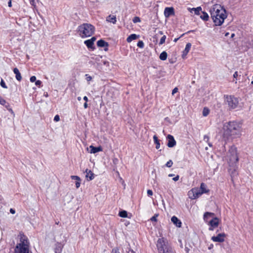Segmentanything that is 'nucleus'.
Here are the masks:
<instances>
[{
    "label": "nucleus",
    "instance_id": "f257e3e1",
    "mask_svg": "<svg viewBox=\"0 0 253 253\" xmlns=\"http://www.w3.org/2000/svg\"><path fill=\"white\" fill-rule=\"evenodd\" d=\"M242 124L236 121H230L223 125L222 131L223 139L226 141L230 138H237L241 135Z\"/></svg>",
    "mask_w": 253,
    "mask_h": 253
},
{
    "label": "nucleus",
    "instance_id": "f03ea898",
    "mask_svg": "<svg viewBox=\"0 0 253 253\" xmlns=\"http://www.w3.org/2000/svg\"><path fill=\"white\" fill-rule=\"evenodd\" d=\"M210 13L215 26H221L227 17L226 10L219 4L213 5Z\"/></svg>",
    "mask_w": 253,
    "mask_h": 253
},
{
    "label": "nucleus",
    "instance_id": "7ed1b4c3",
    "mask_svg": "<svg viewBox=\"0 0 253 253\" xmlns=\"http://www.w3.org/2000/svg\"><path fill=\"white\" fill-rule=\"evenodd\" d=\"M19 242L15 248V253H30V243L28 238L23 234L20 233Z\"/></svg>",
    "mask_w": 253,
    "mask_h": 253
},
{
    "label": "nucleus",
    "instance_id": "20e7f679",
    "mask_svg": "<svg viewBox=\"0 0 253 253\" xmlns=\"http://www.w3.org/2000/svg\"><path fill=\"white\" fill-rule=\"evenodd\" d=\"M78 33L81 37L85 38L91 36L94 32V26L90 24L84 23L79 26Z\"/></svg>",
    "mask_w": 253,
    "mask_h": 253
},
{
    "label": "nucleus",
    "instance_id": "39448f33",
    "mask_svg": "<svg viewBox=\"0 0 253 253\" xmlns=\"http://www.w3.org/2000/svg\"><path fill=\"white\" fill-rule=\"evenodd\" d=\"M204 219L206 222H208L210 225L209 230L213 231L219 224V219L214 217V214L212 212H206L204 215Z\"/></svg>",
    "mask_w": 253,
    "mask_h": 253
},
{
    "label": "nucleus",
    "instance_id": "423d86ee",
    "mask_svg": "<svg viewBox=\"0 0 253 253\" xmlns=\"http://www.w3.org/2000/svg\"><path fill=\"white\" fill-rule=\"evenodd\" d=\"M157 247L159 253H175L171 247L169 245L167 240L159 238L157 242Z\"/></svg>",
    "mask_w": 253,
    "mask_h": 253
},
{
    "label": "nucleus",
    "instance_id": "0eeeda50",
    "mask_svg": "<svg viewBox=\"0 0 253 253\" xmlns=\"http://www.w3.org/2000/svg\"><path fill=\"white\" fill-rule=\"evenodd\" d=\"M227 157L231 163H236L238 161L237 149L235 147L232 146L230 148Z\"/></svg>",
    "mask_w": 253,
    "mask_h": 253
},
{
    "label": "nucleus",
    "instance_id": "6e6552de",
    "mask_svg": "<svg viewBox=\"0 0 253 253\" xmlns=\"http://www.w3.org/2000/svg\"><path fill=\"white\" fill-rule=\"evenodd\" d=\"M226 100L228 106L233 109L235 108L238 104V99L232 96H227Z\"/></svg>",
    "mask_w": 253,
    "mask_h": 253
},
{
    "label": "nucleus",
    "instance_id": "1a4fd4ad",
    "mask_svg": "<svg viewBox=\"0 0 253 253\" xmlns=\"http://www.w3.org/2000/svg\"><path fill=\"white\" fill-rule=\"evenodd\" d=\"M209 191H188V196L191 199H196L201 196L203 193H206Z\"/></svg>",
    "mask_w": 253,
    "mask_h": 253
},
{
    "label": "nucleus",
    "instance_id": "9d476101",
    "mask_svg": "<svg viewBox=\"0 0 253 253\" xmlns=\"http://www.w3.org/2000/svg\"><path fill=\"white\" fill-rule=\"evenodd\" d=\"M225 237L226 234L225 233H219L216 236H212L211 239L215 242L222 243L225 241Z\"/></svg>",
    "mask_w": 253,
    "mask_h": 253
},
{
    "label": "nucleus",
    "instance_id": "9b49d317",
    "mask_svg": "<svg viewBox=\"0 0 253 253\" xmlns=\"http://www.w3.org/2000/svg\"><path fill=\"white\" fill-rule=\"evenodd\" d=\"M167 139L168 140V146L169 147H173L176 145V141L173 136L169 134L167 136Z\"/></svg>",
    "mask_w": 253,
    "mask_h": 253
},
{
    "label": "nucleus",
    "instance_id": "f8f14e48",
    "mask_svg": "<svg viewBox=\"0 0 253 253\" xmlns=\"http://www.w3.org/2000/svg\"><path fill=\"white\" fill-rule=\"evenodd\" d=\"M89 152L91 154H95L97 152L102 151V148L101 146L95 147L92 145H90L88 148H87Z\"/></svg>",
    "mask_w": 253,
    "mask_h": 253
},
{
    "label": "nucleus",
    "instance_id": "ddd939ff",
    "mask_svg": "<svg viewBox=\"0 0 253 253\" xmlns=\"http://www.w3.org/2000/svg\"><path fill=\"white\" fill-rule=\"evenodd\" d=\"M164 14L166 17H169L174 14V9L172 7H166L165 9Z\"/></svg>",
    "mask_w": 253,
    "mask_h": 253
},
{
    "label": "nucleus",
    "instance_id": "4468645a",
    "mask_svg": "<svg viewBox=\"0 0 253 253\" xmlns=\"http://www.w3.org/2000/svg\"><path fill=\"white\" fill-rule=\"evenodd\" d=\"M191 47V43H187L186 45L185 48L184 50L183 51L182 54V57L183 58H185L186 56L188 53L189 52V50Z\"/></svg>",
    "mask_w": 253,
    "mask_h": 253
},
{
    "label": "nucleus",
    "instance_id": "2eb2a0df",
    "mask_svg": "<svg viewBox=\"0 0 253 253\" xmlns=\"http://www.w3.org/2000/svg\"><path fill=\"white\" fill-rule=\"evenodd\" d=\"M85 178L88 180H91L94 178V173L91 170L86 169L85 171Z\"/></svg>",
    "mask_w": 253,
    "mask_h": 253
},
{
    "label": "nucleus",
    "instance_id": "dca6fc26",
    "mask_svg": "<svg viewBox=\"0 0 253 253\" xmlns=\"http://www.w3.org/2000/svg\"><path fill=\"white\" fill-rule=\"evenodd\" d=\"M171 220L177 227H180L181 226V222L176 216H173Z\"/></svg>",
    "mask_w": 253,
    "mask_h": 253
},
{
    "label": "nucleus",
    "instance_id": "f3484780",
    "mask_svg": "<svg viewBox=\"0 0 253 253\" xmlns=\"http://www.w3.org/2000/svg\"><path fill=\"white\" fill-rule=\"evenodd\" d=\"M71 177L72 179L76 180L75 184H76V188H79V187L80 186L81 181L80 178L79 176H76V175H72L71 176Z\"/></svg>",
    "mask_w": 253,
    "mask_h": 253
},
{
    "label": "nucleus",
    "instance_id": "a211bd4d",
    "mask_svg": "<svg viewBox=\"0 0 253 253\" xmlns=\"http://www.w3.org/2000/svg\"><path fill=\"white\" fill-rule=\"evenodd\" d=\"M13 72L15 74V78L16 80L18 81H21L22 80V76L19 70L17 68H15L13 69Z\"/></svg>",
    "mask_w": 253,
    "mask_h": 253
},
{
    "label": "nucleus",
    "instance_id": "6ab92c4d",
    "mask_svg": "<svg viewBox=\"0 0 253 253\" xmlns=\"http://www.w3.org/2000/svg\"><path fill=\"white\" fill-rule=\"evenodd\" d=\"M106 21L108 22L115 24L117 21L116 16L111 15H109L106 18Z\"/></svg>",
    "mask_w": 253,
    "mask_h": 253
},
{
    "label": "nucleus",
    "instance_id": "aec40b11",
    "mask_svg": "<svg viewBox=\"0 0 253 253\" xmlns=\"http://www.w3.org/2000/svg\"><path fill=\"white\" fill-rule=\"evenodd\" d=\"M139 35H137L136 34H131L130 36H129L126 39V41L128 42H131L133 40H136L139 38Z\"/></svg>",
    "mask_w": 253,
    "mask_h": 253
},
{
    "label": "nucleus",
    "instance_id": "412c9836",
    "mask_svg": "<svg viewBox=\"0 0 253 253\" xmlns=\"http://www.w3.org/2000/svg\"><path fill=\"white\" fill-rule=\"evenodd\" d=\"M189 10L191 12L193 11H194L195 14L198 15L200 14V12H202V8L200 6L197 7V8L189 9Z\"/></svg>",
    "mask_w": 253,
    "mask_h": 253
},
{
    "label": "nucleus",
    "instance_id": "4be33fe9",
    "mask_svg": "<svg viewBox=\"0 0 253 253\" xmlns=\"http://www.w3.org/2000/svg\"><path fill=\"white\" fill-rule=\"evenodd\" d=\"M97 45L99 47H107L108 44L102 40H99L97 42Z\"/></svg>",
    "mask_w": 253,
    "mask_h": 253
},
{
    "label": "nucleus",
    "instance_id": "5701e85b",
    "mask_svg": "<svg viewBox=\"0 0 253 253\" xmlns=\"http://www.w3.org/2000/svg\"><path fill=\"white\" fill-rule=\"evenodd\" d=\"M202 14L200 16V18L204 21H208L209 19V16L208 14L205 11H202Z\"/></svg>",
    "mask_w": 253,
    "mask_h": 253
},
{
    "label": "nucleus",
    "instance_id": "b1692460",
    "mask_svg": "<svg viewBox=\"0 0 253 253\" xmlns=\"http://www.w3.org/2000/svg\"><path fill=\"white\" fill-rule=\"evenodd\" d=\"M168 54L166 51H163L160 55V59L162 60H166L167 58Z\"/></svg>",
    "mask_w": 253,
    "mask_h": 253
},
{
    "label": "nucleus",
    "instance_id": "393cba45",
    "mask_svg": "<svg viewBox=\"0 0 253 253\" xmlns=\"http://www.w3.org/2000/svg\"><path fill=\"white\" fill-rule=\"evenodd\" d=\"M84 44L87 46L88 48H92L93 43L89 40H87L84 41Z\"/></svg>",
    "mask_w": 253,
    "mask_h": 253
},
{
    "label": "nucleus",
    "instance_id": "a878e982",
    "mask_svg": "<svg viewBox=\"0 0 253 253\" xmlns=\"http://www.w3.org/2000/svg\"><path fill=\"white\" fill-rule=\"evenodd\" d=\"M210 109L207 107H204L203 112H202V115L204 117L207 116L209 113H210Z\"/></svg>",
    "mask_w": 253,
    "mask_h": 253
},
{
    "label": "nucleus",
    "instance_id": "bb28decb",
    "mask_svg": "<svg viewBox=\"0 0 253 253\" xmlns=\"http://www.w3.org/2000/svg\"><path fill=\"white\" fill-rule=\"evenodd\" d=\"M153 139H154V142L156 144V148L157 149H159L160 147V144L159 142L157 137L156 135H154L153 136Z\"/></svg>",
    "mask_w": 253,
    "mask_h": 253
},
{
    "label": "nucleus",
    "instance_id": "cd10ccee",
    "mask_svg": "<svg viewBox=\"0 0 253 253\" xmlns=\"http://www.w3.org/2000/svg\"><path fill=\"white\" fill-rule=\"evenodd\" d=\"M119 215L120 216L122 217L125 218L127 216V212L126 211H122L119 212Z\"/></svg>",
    "mask_w": 253,
    "mask_h": 253
},
{
    "label": "nucleus",
    "instance_id": "c85d7f7f",
    "mask_svg": "<svg viewBox=\"0 0 253 253\" xmlns=\"http://www.w3.org/2000/svg\"><path fill=\"white\" fill-rule=\"evenodd\" d=\"M132 21H133V23H138L141 21L140 18L138 17H136V16L134 17Z\"/></svg>",
    "mask_w": 253,
    "mask_h": 253
},
{
    "label": "nucleus",
    "instance_id": "c756f323",
    "mask_svg": "<svg viewBox=\"0 0 253 253\" xmlns=\"http://www.w3.org/2000/svg\"><path fill=\"white\" fill-rule=\"evenodd\" d=\"M166 39V36H163L160 40V43H159L160 44H163L165 42Z\"/></svg>",
    "mask_w": 253,
    "mask_h": 253
},
{
    "label": "nucleus",
    "instance_id": "7c9ffc66",
    "mask_svg": "<svg viewBox=\"0 0 253 253\" xmlns=\"http://www.w3.org/2000/svg\"><path fill=\"white\" fill-rule=\"evenodd\" d=\"M85 77L87 82H89L92 79V78L88 74H85Z\"/></svg>",
    "mask_w": 253,
    "mask_h": 253
},
{
    "label": "nucleus",
    "instance_id": "2f4dec72",
    "mask_svg": "<svg viewBox=\"0 0 253 253\" xmlns=\"http://www.w3.org/2000/svg\"><path fill=\"white\" fill-rule=\"evenodd\" d=\"M0 85L4 88H7V86L6 85L4 81L1 79V81H0Z\"/></svg>",
    "mask_w": 253,
    "mask_h": 253
},
{
    "label": "nucleus",
    "instance_id": "473e14b6",
    "mask_svg": "<svg viewBox=\"0 0 253 253\" xmlns=\"http://www.w3.org/2000/svg\"><path fill=\"white\" fill-rule=\"evenodd\" d=\"M137 46L140 48H143L144 47V43L142 41H140L137 43Z\"/></svg>",
    "mask_w": 253,
    "mask_h": 253
},
{
    "label": "nucleus",
    "instance_id": "72a5a7b5",
    "mask_svg": "<svg viewBox=\"0 0 253 253\" xmlns=\"http://www.w3.org/2000/svg\"><path fill=\"white\" fill-rule=\"evenodd\" d=\"M172 164L173 162H172V161L169 160L167 163L166 166L168 168H170L172 166Z\"/></svg>",
    "mask_w": 253,
    "mask_h": 253
},
{
    "label": "nucleus",
    "instance_id": "f704fd0d",
    "mask_svg": "<svg viewBox=\"0 0 253 253\" xmlns=\"http://www.w3.org/2000/svg\"><path fill=\"white\" fill-rule=\"evenodd\" d=\"M158 216V214H155L153 216H152L151 218V220L152 221H157V218Z\"/></svg>",
    "mask_w": 253,
    "mask_h": 253
},
{
    "label": "nucleus",
    "instance_id": "c9c22d12",
    "mask_svg": "<svg viewBox=\"0 0 253 253\" xmlns=\"http://www.w3.org/2000/svg\"><path fill=\"white\" fill-rule=\"evenodd\" d=\"M111 253H120L119 249L117 248H114L112 249Z\"/></svg>",
    "mask_w": 253,
    "mask_h": 253
},
{
    "label": "nucleus",
    "instance_id": "e433bc0d",
    "mask_svg": "<svg viewBox=\"0 0 253 253\" xmlns=\"http://www.w3.org/2000/svg\"><path fill=\"white\" fill-rule=\"evenodd\" d=\"M6 103V101L5 100H4L3 99H2L0 96V104L2 105H4Z\"/></svg>",
    "mask_w": 253,
    "mask_h": 253
},
{
    "label": "nucleus",
    "instance_id": "4c0bfd02",
    "mask_svg": "<svg viewBox=\"0 0 253 253\" xmlns=\"http://www.w3.org/2000/svg\"><path fill=\"white\" fill-rule=\"evenodd\" d=\"M30 80L31 82H32V83H33L34 82H36V77L35 76H32L30 78Z\"/></svg>",
    "mask_w": 253,
    "mask_h": 253
},
{
    "label": "nucleus",
    "instance_id": "58836bf2",
    "mask_svg": "<svg viewBox=\"0 0 253 253\" xmlns=\"http://www.w3.org/2000/svg\"><path fill=\"white\" fill-rule=\"evenodd\" d=\"M60 120V117L58 115H56L54 118V121L55 122H58Z\"/></svg>",
    "mask_w": 253,
    "mask_h": 253
},
{
    "label": "nucleus",
    "instance_id": "ea45409f",
    "mask_svg": "<svg viewBox=\"0 0 253 253\" xmlns=\"http://www.w3.org/2000/svg\"><path fill=\"white\" fill-rule=\"evenodd\" d=\"M206 186L204 183H201V190H206Z\"/></svg>",
    "mask_w": 253,
    "mask_h": 253
},
{
    "label": "nucleus",
    "instance_id": "a19ab883",
    "mask_svg": "<svg viewBox=\"0 0 253 253\" xmlns=\"http://www.w3.org/2000/svg\"><path fill=\"white\" fill-rule=\"evenodd\" d=\"M42 84V82L40 80L36 81L35 84L37 86H40Z\"/></svg>",
    "mask_w": 253,
    "mask_h": 253
},
{
    "label": "nucleus",
    "instance_id": "79ce46f5",
    "mask_svg": "<svg viewBox=\"0 0 253 253\" xmlns=\"http://www.w3.org/2000/svg\"><path fill=\"white\" fill-rule=\"evenodd\" d=\"M178 91V88L177 87H175L172 91V94L174 95L175 93Z\"/></svg>",
    "mask_w": 253,
    "mask_h": 253
},
{
    "label": "nucleus",
    "instance_id": "37998d69",
    "mask_svg": "<svg viewBox=\"0 0 253 253\" xmlns=\"http://www.w3.org/2000/svg\"><path fill=\"white\" fill-rule=\"evenodd\" d=\"M179 178V176L178 175H177L176 176L173 177L172 179L174 181H176L178 180Z\"/></svg>",
    "mask_w": 253,
    "mask_h": 253
},
{
    "label": "nucleus",
    "instance_id": "c03bdc74",
    "mask_svg": "<svg viewBox=\"0 0 253 253\" xmlns=\"http://www.w3.org/2000/svg\"><path fill=\"white\" fill-rule=\"evenodd\" d=\"M204 140L206 141V142H208L209 140V137L207 135H205L204 136Z\"/></svg>",
    "mask_w": 253,
    "mask_h": 253
},
{
    "label": "nucleus",
    "instance_id": "a18cd8bd",
    "mask_svg": "<svg viewBox=\"0 0 253 253\" xmlns=\"http://www.w3.org/2000/svg\"><path fill=\"white\" fill-rule=\"evenodd\" d=\"M147 195L149 196H152L153 195V191H147Z\"/></svg>",
    "mask_w": 253,
    "mask_h": 253
},
{
    "label": "nucleus",
    "instance_id": "49530a36",
    "mask_svg": "<svg viewBox=\"0 0 253 253\" xmlns=\"http://www.w3.org/2000/svg\"><path fill=\"white\" fill-rule=\"evenodd\" d=\"M10 212L12 214H14L15 213V210L14 209H10Z\"/></svg>",
    "mask_w": 253,
    "mask_h": 253
},
{
    "label": "nucleus",
    "instance_id": "de8ad7c7",
    "mask_svg": "<svg viewBox=\"0 0 253 253\" xmlns=\"http://www.w3.org/2000/svg\"><path fill=\"white\" fill-rule=\"evenodd\" d=\"M92 42V43H94V41L96 40V38L95 37H92L90 39H89Z\"/></svg>",
    "mask_w": 253,
    "mask_h": 253
},
{
    "label": "nucleus",
    "instance_id": "09e8293b",
    "mask_svg": "<svg viewBox=\"0 0 253 253\" xmlns=\"http://www.w3.org/2000/svg\"><path fill=\"white\" fill-rule=\"evenodd\" d=\"M238 76V74L237 72H235L233 75L234 78H236Z\"/></svg>",
    "mask_w": 253,
    "mask_h": 253
},
{
    "label": "nucleus",
    "instance_id": "8fccbe9b",
    "mask_svg": "<svg viewBox=\"0 0 253 253\" xmlns=\"http://www.w3.org/2000/svg\"><path fill=\"white\" fill-rule=\"evenodd\" d=\"M8 5L9 7H11L12 4H11V0H10L8 3Z\"/></svg>",
    "mask_w": 253,
    "mask_h": 253
},
{
    "label": "nucleus",
    "instance_id": "3c124183",
    "mask_svg": "<svg viewBox=\"0 0 253 253\" xmlns=\"http://www.w3.org/2000/svg\"><path fill=\"white\" fill-rule=\"evenodd\" d=\"M213 245L212 244H211V245H210V246L208 247V249H209V250H211V249H212V248H213Z\"/></svg>",
    "mask_w": 253,
    "mask_h": 253
},
{
    "label": "nucleus",
    "instance_id": "603ef678",
    "mask_svg": "<svg viewBox=\"0 0 253 253\" xmlns=\"http://www.w3.org/2000/svg\"><path fill=\"white\" fill-rule=\"evenodd\" d=\"M84 100L87 102L88 101V98L86 96H85L84 97Z\"/></svg>",
    "mask_w": 253,
    "mask_h": 253
},
{
    "label": "nucleus",
    "instance_id": "864d4df0",
    "mask_svg": "<svg viewBox=\"0 0 253 253\" xmlns=\"http://www.w3.org/2000/svg\"><path fill=\"white\" fill-rule=\"evenodd\" d=\"M87 106H87V103H86V102H85V103L84 104V108H86L87 107Z\"/></svg>",
    "mask_w": 253,
    "mask_h": 253
},
{
    "label": "nucleus",
    "instance_id": "5fc2aeb1",
    "mask_svg": "<svg viewBox=\"0 0 253 253\" xmlns=\"http://www.w3.org/2000/svg\"><path fill=\"white\" fill-rule=\"evenodd\" d=\"M129 252L130 253H135L133 250H130L128 253H129Z\"/></svg>",
    "mask_w": 253,
    "mask_h": 253
},
{
    "label": "nucleus",
    "instance_id": "6e6d98bb",
    "mask_svg": "<svg viewBox=\"0 0 253 253\" xmlns=\"http://www.w3.org/2000/svg\"><path fill=\"white\" fill-rule=\"evenodd\" d=\"M178 39H179V38H175V39H174V41H174L175 42H176L178 40Z\"/></svg>",
    "mask_w": 253,
    "mask_h": 253
},
{
    "label": "nucleus",
    "instance_id": "4d7b16f0",
    "mask_svg": "<svg viewBox=\"0 0 253 253\" xmlns=\"http://www.w3.org/2000/svg\"><path fill=\"white\" fill-rule=\"evenodd\" d=\"M169 177H172L174 176L173 174H169L168 175Z\"/></svg>",
    "mask_w": 253,
    "mask_h": 253
},
{
    "label": "nucleus",
    "instance_id": "13d9d810",
    "mask_svg": "<svg viewBox=\"0 0 253 253\" xmlns=\"http://www.w3.org/2000/svg\"><path fill=\"white\" fill-rule=\"evenodd\" d=\"M34 0H31V3L32 5H33V4H34Z\"/></svg>",
    "mask_w": 253,
    "mask_h": 253
},
{
    "label": "nucleus",
    "instance_id": "bf43d9fd",
    "mask_svg": "<svg viewBox=\"0 0 253 253\" xmlns=\"http://www.w3.org/2000/svg\"><path fill=\"white\" fill-rule=\"evenodd\" d=\"M78 100L79 101H80V100H81V97H78Z\"/></svg>",
    "mask_w": 253,
    "mask_h": 253
},
{
    "label": "nucleus",
    "instance_id": "052dcab7",
    "mask_svg": "<svg viewBox=\"0 0 253 253\" xmlns=\"http://www.w3.org/2000/svg\"><path fill=\"white\" fill-rule=\"evenodd\" d=\"M209 145L210 147H211V146H212V145H211V143H209Z\"/></svg>",
    "mask_w": 253,
    "mask_h": 253
},
{
    "label": "nucleus",
    "instance_id": "680f3d73",
    "mask_svg": "<svg viewBox=\"0 0 253 253\" xmlns=\"http://www.w3.org/2000/svg\"><path fill=\"white\" fill-rule=\"evenodd\" d=\"M59 222H56V224H58Z\"/></svg>",
    "mask_w": 253,
    "mask_h": 253
},
{
    "label": "nucleus",
    "instance_id": "e2e57ef3",
    "mask_svg": "<svg viewBox=\"0 0 253 253\" xmlns=\"http://www.w3.org/2000/svg\"><path fill=\"white\" fill-rule=\"evenodd\" d=\"M160 34H163L162 32H160Z\"/></svg>",
    "mask_w": 253,
    "mask_h": 253
},
{
    "label": "nucleus",
    "instance_id": "0e129e2a",
    "mask_svg": "<svg viewBox=\"0 0 253 253\" xmlns=\"http://www.w3.org/2000/svg\"><path fill=\"white\" fill-rule=\"evenodd\" d=\"M228 33H227V34L225 35V36H227V35H228Z\"/></svg>",
    "mask_w": 253,
    "mask_h": 253
},
{
    "label": "nucleus",
    "instance_id": "69168bd1",
    "mask_svg": "<svg viewBox=\"0 0 253 253\" xmlns=\"http://www.w3.org/2000/svg\"><path fill=\"white\" fill-rule=\"evenodd\" d=\"M252 84H253V81L251 83Z\"/></svg>",
    "mask_w": 253,
    "mask_h": 253
}]
</instances>
